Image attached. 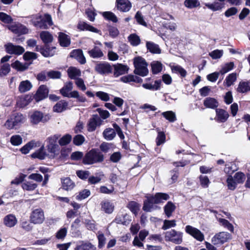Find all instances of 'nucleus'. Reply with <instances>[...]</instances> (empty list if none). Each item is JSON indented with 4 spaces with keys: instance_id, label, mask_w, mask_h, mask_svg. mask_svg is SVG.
Returning a JSON list of instances; mask_svg holds the SVG:
<instances>
[{
    "instance_id": "60",
    "label": "nucleus",
    "mask_w": 250,
    "mask_h": 250,
    "mask_svg": "<svg viewBox=\"0 0 250 250\" xmlns=\"http://www.w3.org/2000/svg\"><path fill=\"white\" fill-rule=\"evenodd\" d=\"M237 184H242L244 182L246 177L245 174L241 172H236L233 176Z\"/></svg>"
},
{
    "instance_id": "12",
    "label": "nucleus",
    "mask_w": 250,
    "mask_h": 250,
    "mask_svg": "<svg viewBox=\"0 0 250 250\" xmlns=\"http://www.w3.org/2000/svg\"><path fill=\"white\" fill-rule=\"evenodd\" d=\"M48 89L46 86L41 85L33 97L37 102L42 101L47 97Z\"/></svg>"
},
{
    "instance_id": "58",
    "label": "nucleus",
    "mask_w": 250,
    "mask_h": 250,
    "mask_svg": "<svg viewBox=\"0 0 250 250\" xmlns=\"http://www.w3.org/2000/svg\"><path fill=\"white\" fill-rule=\"evenodd\" d=\"M97 236L98 240V247L101 249L105 245L106 238L104 234L101 231L98 232Z\"/></svg>"
},
{
    "instance_id": "53",
    "label": "nucleus",
    "mask_w": 250,
    "mask_h": 250,
    "mask_svg": "<svg viewBox=\"0 0 250 250\" xmlns=\"http://www.w3.org/2000/svg\"><path fill=\"white\" fill-rule=\"evenodd\" d=\"M5 127L8 129H17L18 128L17 125L15 124L14 120L11 116L9 119L7 120L5 124Z\"/></svg>"
},
{
    "instance_id": "31",
    "label": "nucleus",
    "mask_w": 250,
    "mask_h": 250,
    "mask_svg": "<svg viewBox=\"0 0 250 250\" xmlns=\"http://www.w3.org/2000/svg\"><path fill=\"white\" fill-rule=\"evenodd\" d=\"M115 221L117 224L127 225L129 224L130 219H129V216L127 214H125V215H118L116 217Z\"/></svg>"
},
{
    "instance_id": "63",
    "label": "nucleus",
    "mask_w": 250,
    "mask_h": 250,
    "mask_svg": "<svg viewBox=\"0 0 250 250\" xmlns=\"http://www.w3.org/2000/svg\"><path fill=\"white\" fill-rule=\"evenodd\" d=\"M90 195V191L88 189H84L80 191L79 194L77 195L76 199L79 200H82L88 197Z\"/></svg>"
},
{
    "instance_id": "59",
    "label": "nucleus",
    "mask_w": 250,
    "mask_h": 250,
    "mask_svg": "<svg viewBox=\"0 0 250 250\" xmlns=\"http://www.w3.org/2000/svg\"><path fill=\"white\" fill-rule=\"evenodd\" d=\"M224 54L223 50L216 49L210 53H209V56L214 60L218 59L221 58Z\"/></svg>"
},
{
    "instance_id": "52",
    "label": "nucleus",
    "mask_w": 250,
    "mask_h": 250,
    "mask_svg": "<svg viewBox=\"0 0 250 250\" xmlns=\"http://www.w3.org/2000/svg\"><path fill=\"white\" fill-rule=\"evenodd\" d=\"M35 145L36 143L35 142L31 141L22 147L21 148V151L23 154H27L30 151V150L33 148Z\"/></svg>"
},
{
    "instance_id": "22",
    "label": "nucleus",
    "mask_w": 250,
    "mask_h": 250,
    "mask_svg": "<svg viewBox=\"0 0 250 250\" xmlns=\"http://www.w3.org/2000/svg\"><path fill=\"white\" fill-rule=\"evenodd\" d=\"M211 211L215 214L216 218L218 219V222H219L221 226L227 228L231 232H233L234 228L233 225L230 223H229L227 220H226L225 219L218 218L216 211L211 210Z\"/></svg>"
},
{
    "instance_id": "39",
    "label": "nucleus",
    "mask_w": 250,
    "mask_h": 250,
    "mask_svg": "<svg viewBox=\"0 0 250 250\" xmlns=\"http://www.w3.org/2000/svg\"><path fill=\"white\" fill-rule=\"evenodd\" d=\"M175 209V206L171 202H168L164 207V211L167 217L171 216L172 212Z\"/></svg>"
},
{
    "instance_id": "7",
    "label": "nucleus",
    "mask_w": 250,
    "mask_h": 250,
    "mask_svg": "<svg viewBox=\"0 0 250 250\" xmlns=\"http://www.w3.org/2000/svg\"><path fill=\"white\" fill-rule=\"evenodd\" d=\"M60 136L56 134L47 138L46 147L49 152L55 154L59 151V146L57 144V142Z\"/></svg>"
},
{
    "instance_id": "33",
    "label": "nucleus",
    "mask_w": 250,
    "mask_h": 250,
    "mask_svg": "<svg viewBox=\"0 0 250 250\" xmlns=\"http://www.w3.org/2000/svg\"><path fill=\"white\" fill-rule=\"evenodd\" d=\"M146 46L147 50L152 53L160 54L161 53V49L159 46L152 42H147Z\"/></svg>"
},
{
    "instance_id": "26",
    "label": "nucleus",
    "mask_w": 250,
    "mask_h": 250,
    "mask_svg": "<svg viewBox=\"0 0 250 250\" xmlns=\"http://www.w3.org/2000/svg\"><path fill=\"white\" fill-rule=\"evenodd\" d=\"M4 224L8 227H13L17 223V220L13 214H8L6 215L4 218Z\"/></svg>"
},
{
    "instance_id": "11",
    "label": "nucleus",
    "mask_w": 250,
    "mask_h": 250,
    "mask_svg": "<svg viewBox=\"0 0 250 250\" xmlns=\"http://www.w3.org/2000/svg\"><path fill=\"white\" fill-rule=\"evenodd\" d=\"M4 46L6 52L9 54L20 55L24 52L23 47L19 45H15L12 43H8Z\"/></svg>"
},
{
    "instance_id": "23",
    "label": "nucleus",
    "mask_w": 250,
    "mask_h": 250,
    "mask_svg": "<svg viewBox=\"0 0 250 250\" xmlns=\"http://www.w3.org/2000/svg\"><path fill=\"white\" fill-rule=\"evenodd\" d=\"M67 74L68 77L71 79L76 80V79L79 78L80 76H81V70L75 67H70L67 69Z\"/></svg>"
},
{
    "instance_id": "35",
    "label": "nucleus",
    "mask_w": 250,
    "mask_h": 250,
    "mask_svg": "<svg viewBox=\"0 0 250 250\" xmlns=\"http://www.w3.org/2000/svg\"><path fill=\"white\" fill-rule=\"evenodd\" d=\"M102 209L105 213H111L114 209V206L112 203L109 201H103L101 203Z\"/></svg>"
},
{
    "instance_id": "38",
    "label": "nucleus",
    "mask_w": 250,
    "mask_h": 250,
    "mask_svg": "<svg viewBox=\"0 0 250 250\" xmlns=\"http://www.w3.org/2000/svg\"><path fill=\"white\" fill-rule=\"evenodd\" d=\"M12 116L14 120L15 124L17 125L18 128L21 124H23L26 120L25 117L21 113H16L13 115Z\"/></svg>"
},
{
    "instance_id": "9",
    "label": "nucleus",
    "mask_w": 250,
    "mask_h": 250,
    "mask_svg": "<svg viewBox=\"0 0 250 250\" xmlns=\"http://www.w3.org/2000/svg\"><path fill=\"white\" fill-rule=\"evenodd\" d=\"M185 231L198 241L202 242L205 239L204 234L199 229L190 225L186 226Z\"/></svg>"
},
{
    "instance_id": "45",
    "label": "nucleus",
    "mask_w": 250,
    "mask_h": 250,
    "mask_svg": "<svg viewBox=\"0 0 250 250\" xmlns=\"http://www.w3.org/2000/svg\"><path fill=\"white\" fill-rule=\"evenodd\" d=\"M37 184L31 181H25L22 184V188L27 191L34 190L37 187Z\"/></svg>"
},
{
    "instance_id": "19",
    "label": "nucleus",
    "mask_w": 250,
    "mask_h": 250,
    "mask_svg": "<svg viewBox=\"0 0 250 250\" xmlns=\"http://www.w3.org/2000/svg\"><path fill=\"white\" fill-rule=\"evenodd\" d=\"M101 120L97 115H93L88 122V130L91 132L94 131L96 127L101 125Z\"/></svg>"
},
{
    "instance_id": "40",
    "label": "nucleus",
    "mask_w": 250,
    "mask_h": 250,
    "mask_svg": "<svg viewBox=\"0 0 250 250\" xmlns=\"http://www.w3.org/2000/svg\"><path fill=\"white\" fill-rule=\"evenodd\" d=\"M205 6L213 11L220 10L224 7L223 4L219 2H214L212 3H205Z\"/></svg>"
},
{
    "instance_id": "4",
    "label": "nucleus",
    "mask_w": 250,
    "mask_h": 250,
    "mask_svg": "<svg viewBox=\"0 0 250 250\" xmlns=\"http://www.w3.org/2000/svg\"><path fill=\"white\" fill-rule=\"evenodd\" d=\"M29 118L32 124L37 125L40 122L48 121L50 119V116L48 114H44L41 111L35 110L29 113Z\"/></svg>"
},
{
    "instance_id": "8",
    "label": "nucleus",
    "mask_w": 250,
    "mask_h": 250,
    "mask_svg": "<svg viewBox=\"0 0 250 250\" xmlns=\"http://www.w3.org/2000/svg\"><path fill=\"white\" fill-rule=\"evenodd\" d=\"M30 219L31 222L34 224L42 223L44 220L43 210L41 208H37L33 210L31 213Z\"/></svg>"
},
{
    "instance_id": "55",
    "label": "nucleus",
    "mask_w": 250,
    "mask_h": 250,
    "mask_svg": "<svg viewBox=\"0 0 250 250\" xmlns=\"http://www.w3.org/2000/svg\"><path fill=\"white\" fill-rule=\"evenodd\" d=\"M55 47L50 48L46 47L45 49H43L41 51V53L45 57H52L55 54Z\"/></svg>"
},
{
    "instance_id": "17",
    "label": "nucleus",
    "mask_w": 250,
    "mask_h": 250,
    "mask_svg": "<svg viewBox=\"0 0 250 250\" xmlns=\"http://www.w3.org/2000/svg\"><path fill=\"white\" fill-rule=\"evenodd\" d=\"M216 117L215 120L219 123H224L228 119L229 114L228 112L223 109H216Z\"/></svg>"
},
{
    "instance_id": "27",
    "label": "nucleus",
    "mask_w": 250,
    "mask_h": 250,
    "mask_svg": "<svg viewBox=\"0 0 250 250\" xmlns=\"http://www.w3.org/2000/svg\"><path fill=\"white\" fill-rule=\"evenodd\" d=\"M32 87V84L28 80L21 82L19 86V90L21 93H24L30 90Z\"/></svg>"
},
{
    "instance_id": "13",
    "label": "nucleus",
    "mask_w": 250,
    "mask_h": 250,
    "mask_svg": "<svg viewBox=\"0 0 250 250\" xmlns=\"http://www.w3.org/2000/svg\"><path fill=\"white\" fill-rule=\"evenodd\" d=\"M95 70L100 74H107L111 73L112 71V67L108 62H101L96 65Z\"/></svg>"
},
{
    "instance_id": "28",
    "label": "nucleus",
    "mask_w": 250,
    "mask_h": 250,
    "mask_svg": "<svg viewBox=\"0 0 250 250\" xmlns=\"http://www.w3.org/2000/svg\"><path fill=\"white\" fill-rule=\"evenodd\" d=\"M103 135L105 140L110 141L113 140L116 136V132L114 129L107 128L104 131Z\"/></svg>"
},
{
    "instance_id": "56",
    "label": "nucleus",
    "mask_w": 250,
    "mask_h": 250,
    "mask_svg": "<svg viewBox=\"0 0 250 250\" xmlns=\"http://www.w3.org/2000/svg\"><path fill=\"white\" fill-rule=\"evenodd\" d=\"M234 67V63L232 62L227 63L222 66L221 69L219 73L222 75H224L225 73L232 70Z\"/></svg>"
},
{
    "instance_id": "18",
    "label": "nucleus",
    "mask_w": 250,
    "mask_h": 250,
    "mask_svg": "<svg viewBox=\"0 0 250 250\" xmlns=\"http://www.w3.org/2000/svg\"><path fill=\"white\" fill-rule=\"evenodd\" d=\"M114 67V76L115 77H119L127 73L128 68L127 65L121 63H117L113 65Z\"/></svg>"
},
{
    "instance_id": "46",
    "label": "nucleus",
    "mask_w": 250,
    "mask_h": 250,
    "mask_svg": "<svg viewBox=\"0 0 250 250\" xmlns=\"http://www.w3.org/2000/svg\"><path fill=\"white\" fill-rule=\"evenodd\" d=\"M162 115L170 122H174L176 120L175 113L172 111L164 112L162 113Z\"/></svg>"
},
{
    "instance_id": "32",
    "label": "nucleus",
    "mask_w": 250,
    "mask_h": 250,
    "mask_svg": "<svg viewBox=\"0 0 250 250\" xmlns=\"http://www.w3.org/2000/svg\"><path fill=\"white\" fill-rule=\"evenodd\" d=\"M75 187V184L69 178L62 179V188L66 190H70Z\"/></svg>"
},
{
    "instance_id": "20",
    "label": "nucleus",
    "mask_w": 250,
    "mask_h": 250,
    "mask_svg": "<svg viewBox=\"0 0 250 250\" xmlns=\"http://www.w3.org/2000/svg\"><path fill=\"white\" fill-rule=\"evenodd\" d=\"M77 27L79 30L81 31L87 30L98 33L100 32V31L97 28L86 23L84 21H80L78 24Z\"/></svg>"
},
{
    "instance_id": "25",
    "label": "nucleus",
    "mask_w": 250,
    "mask_h": 250,
    "mask_svg": "<svg viewBox=\"0 0 250 250\" xmlns=\"http://www.w3.org/2000/svg\"><path fill=\"white\" fill-rule=\"evenodd\" d=\"M75 250H96V247L89 242H82L77 246Z\"/></svg>"
},
{
    "instance_id": "21",
    "label": "nucleus",
    "mask_w": 250,
    "mask_h": 250,
    "mask_svg": "<svg viewBox=\"0 0 250 250\" xmlns=\"http://www.w3.org/2000/svg\"><path fill=\"white\" fill-rule=\"evenodd\" d=\"M70 56L75 58L81 64H84L86 62L85 58L81 50H74L71 52Z\"/></svg>"
},
{
    "instance_id": "41",
    "label": "nucleus",
    "mask_w": 250,
    "mask_h": 250,
    "mask_svg": "<svg viewBox=\"0 0 250 250\" xmlns=\"http://www.w3.org/2000/svg\"><path fill=\"white\" fill-rule=\"evenodd\" d=\"M226 182L228 188L230 190H234L236 188L237 185H238L231 175L228 176Z\"/></svg>"
},
{
    "instance_id": "54",
    "label": "nucleus",
    "mask_w": 250,
    "mask_h": 250,
    "mask_svg": "<svg viewBox=\"0 0 250 250\" xmlns=\"http://www.w3.org/2000/svg\"><path fill=\"white\" fill-rule=\"evenodd\" d=\"M128 39L130 43L133 46H137L141 42L139 37L135 34L129 35Z\"/></svg>"
},
{
    "instance_id": "6",
    "label": "nucleus",
    "mask_w": 250,
    "mask_h": 250,
    "mask_svg": "<svg viewBox=\"0 0 250 250\" xmlns=\"http://www.w3.org/2000/svg\"><path fill=\"white\" fill-rule=\"evenodd\" d=\"M232 236L228 232L222 231L216 233L211 239V242L213 245L218 246L221 245L231 240Z\"/></svg>"
},
{
    "instance_id": "37",
    "label": "nucleus",
    "mask_w": 250,
    "mask_h": 250,
    "mask_svg": "<svg viewBox=\"0 0 250 250\" xmlns=\"http://www.w3.org/2000/svg\"><path fill=\"white\" fill-rule=\"evenodd\" d=\"M40 37L44 43H50L52 42L53 37L48 31H42L40 33Z\"/></svg>"
},
{
    "instance_id": "51",
    "label": "nucleus",
    "mask_w": 250,
    "mask_h": 250,
    "mask_svg": "<svg viewBox=\"0 0 250 250\" xmlns=\"http://www.w3.org/2000/svg\"><path fill=\"white\" fill-rule=\"evenodd\" d=\"M10 142L11 144L13 146H20L22 143V138L19 135H13L10 138Z\"/></svg>"
},
{
    "instance_id": "30",
    "label": "nucleus",
    "mask_w": 250,
    "mask_h": 250,
    "mask_svg": "<svg viewBox=\"0 0 250 250\" xmlns=\"http://www.w3.org/2000/svg\"><path fill=\"white\" fill-rule=\"evenodd\" d=\"M59 40L60 45L62 46H68L70 43V39L69 36L63 33H59Z\"/></svg>"
},
{
    "instance_id": "57",
    "label": "nucleus",
    "mask_w": 250,
    "mask_h": 250,
    "mask_svg": "<svg viewBox=\"0 0 250 250\" xmlns=\"http://www.w3.org/2000/svg\"><path fill=\"white\" fill-rule=\"evenodd\" d=\"M102 15L104 18L113 22H117L118 21L116 16L111 12H104L103 13Z\"/></svg>"
},
{
    "instance_id": "5",
    "label": "nucleus",
    "mask_w": 250,
    "mask_h": 250,
    "mask_svg": "<svg viewBox=\"0 0 250 250\" xmlns=\"http://www.w3.org/2000/svg\"><path fill=\"white\" fill-rule=\"evenodd\" d=\"M165 239L176 244H180L183 242V233L175 229H171L165 232Z\"/></svg>"
},
{
    "instance_id": "3",
    "label": "nucleus",
    "mask_w": 250,
    "mask_h": 250,
    "mask_svg": "<svg viewBox=\"0 0 250 250\" xmlns=\"http://www.w3.org/2000/svg\"><path fill=\"white\" fill-rule=\"evenodd\" d=\"M133 63L135 67L134 70L135 74L142 77L146 76L148 74L147 64L144 58L141 57H136L134 59Z\"/></svg>"
},
{
    "instance_id": "29",
    "label": "nucleus",
    "mask_w": 250,
    "mask_h": 250,
    "mask_svg": "<svg viewBox=\"0 0 250 250\" xmlns=\"http://www.w3.org/2000/svg\"><path fill=\"white\" fill-rule=\"evenodd\" d=\"M68 106V103L63 100L60 101L58 102L53 107V110L56 112H62L66 109Z\"/></svg>"
},
{
    "instance_id": "43",
    "label": "nucleus",
    "mask_w": 250,
    "mask_h": 250,
    "mask_svg": "<svg viewBox=\"0 0 250 250\" xmlns=\"http://www.w3.org/2000/svg\"><path fill=\"white\" fill-rule=\"evenodd\" d=\"M160 83L158 81H155L153 84L151 83H145L142 84V86L146 89L151 90H157L160 88Z\"/></svg>"
},
{
    "instance_id": "62",
    "label": "nucleus",
    "mask_w": 250,
    "mask_h": 250,
    "mask_svg": "<svg viewBox=\"0 0 250 250\" xmlns=\"http://www.w3.org/2000/svg\"><path fill=\"white\" fill-rule=\"evenodd\" d=\"M72 137L69 134H66L62 136L59 141V144L62 146L68 144L71 141Z\"/></svg>"
},
{
    "instance_id": "49",
    "label": "nucleus",
    "mask_w": 250,
    "mask_h": 250,
    "mask_svg": "<svg viewBox=\"0 0 250 250\" xmlns=\"http://www.w3.org/2000/svg\"><path fill=\"white\" fill-rule=\"evenodd\" d=\"M46 154L44 150V146H42L39 150L33 153L31 156L33 158H37L41 160L45 158Z\"/></svg>"
},
{
    "instance_id": "34",
    "label": "nucleus",
    "mask_w": 250,
    "mask_h": 250,
    "mask_svg": "<svg viewBox=\"0 0 250 250\" xmlns=\"http://www.w3.org/2000/svg\"><path fill=\"white\" fill-rule=\"evenodd\" d=\"M170 68L172 73L179 74L182 77H185L187 75L186 70L179 65H170Z\"/></svg>"
},
{
    "instance_id": "44",
    "label": "nucleus",
    "mask_w": 250,
    "mask_h": 250,
    "mask_svg": "<svg viewBox=\"0 0 250 250\" xmlns=\"http://www.w3.org/2000/svg\"><path fill=\"white\" fill-rule=\"evenodd\" d=\"M152 72L156 74L160 72L162 70V64L158 61H153L151 63Z\"/></svg>"
},
{
    "instance_id": "14",
    "label": "nucleus",
    "mask_w": 250,
    "mask_h": 250,
    "mask_svg": "<svg viewBox=\"0 0 250 250\" xmlns=\"http://www.w3.org/2000/svg\"><path fill=\"white\" fill-rule=\"evenodd\" d=\"M116 4L118 10L123 12H127L132 7L131 3L129 0H116Z\"/></svg>"
},
{
    "instance_id": "1",
    "label": "nucleus",
    "mask_w": 250,
    "mask_h": 250,
    "mask_svg": "<svg viewBox=\"0 0 250 250\" xmlns=\"http://www.w3.org/2000/svg\"><path fill=\"white\" fill-rule=\"evenodd\" d=\"M30 19L32 24L36 27L46 29L53 24L51 17L48 14L43 16L40 14H36L28 17Z\"/></svg>"
},
{
    "instance_id": "42",
    "label": "nucleus",
    "mask_w": 250,
    "mask_h": 250,
    "mask_svg": "<svg viewBox=\"0 0 250 250\" xmlns=\"http://www.w3.org/2000/svg\"><path fill=\"white\" fill-rule=\"evenodd\" d=\"M237 91L240 93H245L250 91V83L246 82H241L239 83Z\"/></svg>"
},
{
    "instance_id": "16",
    "label": "nucleus",
    "mask_w": 250,
    "mask_h": 250,
    "mask_svg": "<svg viewBox=\"0 0 250 250\" xmlns=\"http://www.w3.org/2000/svg\"><path fill=\"white\" fill-rule=\"evenodd\" d=\"M33 99V97L32 95L29 94L25 95L18 98L17 104L20 107H24L28 105Z\"/></svg>"
},
{
    "instance_id": "2",
    "label": "nucleus",
    "mask_w": 250,
    "mask_h": 250,
    "mask_svg": "<svg viewBox=\"0 0 250 250\" xmlns=\"http://www.w3.org/2000/svg\"><path fill=\"white\" fill-rule=\"evenodd\" d=\"M104 159V155L101 152L95 149H92L85 154L83 158V163L85 165H92L101 163Z\"/></svg>"
},
{
    "instance_id": "24",
    "label": "nucleus",
    "mask_w": 250,
    "mask_h": 250,
    "mask_svg": "<svg viewBox=\"0 0 250 250\" xmlns=\"http://www.w3.org/2000/svg\"><path fill=\"white\" fill-rule=\"evenodd\" d=\"M204 105L207 108L214 109L218 106V102L214 98L208 97L204 101Z\"/></svg>"
},
{
    "instance_id": "48",
    "label": "nucleus",
    "mask_w": 250,
    "mask_h": 250,
    "mask_svg": "<svg viewBox=\"0 0 250 250\" xmlns=\"http://www.w3.org/2000/svg\"><path fill=\"white\" fill-rule=\"evenodd\" d=\"M140 207L141 206L139 204L133 201L129 202L127 205L128 208L135 215H136L138 213Z\"/></svg>"
},
{
    "instance_id": "47",
    "label": "nucleus",
    "mask_w": 250,
    "mask_h": 250,
    "mask_svg": "<svg viewBox=\"0 0 250 250\" xmlns=\"http://www.w3.org/2000/svg\"><path fill=\"white\" fill-rule=\"evenodd\" d=\"M12 67L20 71H24L26 70L29 66L27 63H22L18 61H15L14 62L12 63Z\"/></svg>"
},
{
    "instance_id": "50",
    "label": "nucleus",
    "mask_w": 250,
    "mask_h": 250,
    "mask_svg": "<svg viewBox=\"0 0 250 250\" xmlns=\"http://www.w3.org/2000/svg\"><path fill=\"white\" fill-rule=\"evenodd\" d=\"M184 4L185 6L189 9L196 8L200 5L198 0H185Z\"/></svg>"
},
{
    "instance_id": "15",
    "label": "nucleus",
    "mask_w": 250,
    "mask_h": 250,
    "mask_svg": "<svg viewBox=\"0 0 250 250\" xmlns=\"http://www.w3.org/2000/svg\"><path fill=\"white\" fill-rule=\"evenodd\" d=\"M169 198V195L166 193H157L154 196H149V201L151 203L158 204L168 200Z\"/></svg>"
},
{
    "instance_id": "61",
    "label": "nucleus",
    "mask_w": 250,
    "mask_h": 250,
    "mask_svg": "<svg viewBox=\"0 0 250 250\" xmlns=\"http://www.w3.org/2000/svg\"><path fill=\"white\" fill-rule=\"evenodd\" d=\"M236 80V74L232 73L229 75L225 80V83L227 86H230Z\"/></svg>"
},
{
    "instance_id": "64",
    "label": "nucleus",
    "mask_w": 250,
    "mask_h": 250,
    "mask_svg": "<svg viewBox=\"0 0 250 250\" xmlns=\"http://www.w3.org/2000/svg\"><path fill=\"white\" fill-rule=\"evenodd\" d=\"M200 182L201 186L204 188L208 187L210 184V181L207 176L201 175L199 177Z\"/></svg>"
},
{
    "instance_id": "10",
    "label": "nucleus",
    "mask_w": 250,
    "mask_h": 250,
    "mask_svg": "<svg viewBox=\"0 0 250 250\" xmlns=\"http://www.w3.org/2000/svg\"><path fill=\"white\" fill-rule=\"evenodd\" d=\"M73 87V86L72 82H66L65 83L64 86L60 89V93L63 97L67 98L76 97L77 96V91L74 90L71 91Z\"/></svg>"
},
{
    "instance_id": "36",
    "label": "nucleus",
    "mask_w": 250,
    "mask_h": 250,
    "mask_svg": "<svg viewBox=\"0 0 250 250\" xmlns=\"http://www.w3.org/2000/svg\"><path fill=\"white\" fill-rule=\"evenodd\" d=\"M90 56L93 58H99L104 56L102 50L97 46H95L92 49L88 51Z\"/></svg>"
}]
</instances>
